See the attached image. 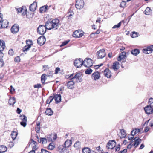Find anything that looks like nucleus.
Wrapping results in <instances>:
<instances>
[{"label": "nucleus", "mask_w": 153, "mask_h": 153, "mask_svg": "<svg viewBox=\"0 0 153 153\" xmlns=\"http://www.w3.org/2000/svg\"><path fill=\"white\" fill-rule=\"evenodd\" d=\"M93 61L90 58H86L84 61L83 65L85 67L89 68L92 65Z\"/></svg>", "instance_id": "obj_1"}, {"label": "nucleus", "mask_w": 153, "mask_h": 153, "mask_svg": "<svg viewBox=\"0 0 153 153\" xmlns=\"http://www.w3.org/2000/svg\"><path fill=\"white\" fill-rule=\"evenodd\" d=\"M46 29V27L44 25H41L37 28V32L39 34L43 35L45 33Z\"/></svg>", "instance_id": "obj_2"}, {"label": "nucleus", "mask_w": 153, "mask_h": 153, "mask_svg": "<svg viewBox=\"0 0 153 153\" xmlns=\"http://www.w3.org/2000/svg\"><path fill=\"white\" fill-rule=\"evenodd\" d=\"M58 149L60 153H69V149L66 148L63 145L59 146Z\"/></svg>", "instance_id": "obj_3"}, {"label": "nucleus", "mask_w": 153, "mask_h": 153, "mask_svg": "<svg viewBox=\"0 0 153 153\" xmlns=\"http://www.w3.org/2000/svg\"><path fill=\"white\" fill-rule=\"evenodd\" d=\"M76 74L71 79V80H72L69 81L68 82L67 86L68 88L72 89L74 88V81L73 80L75 79V81H76Z\"/></svg>", "instance_id": "obj_4"}, {"label": "nucleus", "mask_w": 153, "mask_h": 153, "mask_svg": "<svg viewBox=\"0 0 153 153\" xmlns=\"http://www.w3.org/2000/svg\"><path fill=\"white\" fill-rule=\"evenodd\" d=\"M52 25L53 27L54 30L57 29L59 26V19H55L52 20L51 21Z\"/></svg>", "instance_id": "obj_5"}, {"label": "nucleus", "mask_w": 153, "mask_h": 153, "mask_svg": "<svg viewBox=\"0 0 153 153\" xmlns=\"http://www.w3.org/2000/svg\"><path fill=\"white\" fill-rule=\"evenodd\" d=\"M97 54L98 58H103L105 56V50L103 49H101L97 52Z\"/></svg>", "instance_id": "obj_6"}, {"label": "nucleus", "mask_w": 153, "mask_h": 153, "mask_svg": "<svg viewBox=\"0 0 153 153\" xmlns=\"http://www.w3.org/2000/svg\"><path fill=\"white\" fill-rule=\"evenodd\" d=\"M116 145V142L114 140L110 141L107 143L106 147L108 149H112Z\"/></svg>", "instance_id": "obj_7"}, {"label": "nucleus", "mask_w": 153, "mask_h": 153, "mask_svg": "<svg viewBox=\"0 0 153 153\" xmlns=\"http://www.w3.org/2000/svg\"><path fill=\"white\" fill-rule=\"evenodd\" d=\"M26 42L27 45L25 46L23 48V51L25 52L27 51L30 49L32 45V42L30 41H26Z\"/></svg>", "instance_id": "obj_8"}, {"label": "nucleus", "mask_w": 153, "mask_h": 153, "mask_svg": "<svg viewBox=\"0 0 153 153\" xmlns=\"http://www.w3.org/2000/svg\"><path fill=\"white\" fill-rule=\"evenodd\" d=\"M46 40L45 37L44 36H41L39 37L37 39V43L40 45H43Z\"/></svg>", "instance_id": "obj_9"}, {"label": "nucleus", "mask_w": 153, "mask_h": 153, "mask_svg": "<svg viewBox=\"0 0 153 153\" xmlns=\"http://www.w3.org/2000/svg\"><path fill=\"white\" fill-rule=\"evenodd\" d=\"M153 107L150 106L149 105H147L146 107L144 108V109L145 112L148 114L152 113L153 110L152 108Z\"/></svg>", "instance_id": "obj_10"}, {"label": "nucleus", "mask_w": 153, "mask_h": 153, "mask_svg": "<svg viewBox=\"0 0 153 153\" xmlns=\"http://www.w3.org/2000/svg\"><path fill=\"white\" fill-rule=\"evenodd\" d=\"M84 5V3L83 0H77V9H82Z\"/></svg>", "instance_id": "obj_11"}, {"label": "nucleus", "mask_w": 153, "mask_h": 153, "mask_svg": "<svg viewBox=\"0 0 153 153\" xmlns=\"http://www.w3.org/2000/svg\"><path fill=\"white\" fill-rule=\"evenodd\" d=\"M19 26L18 25H14L11 28V32L13 34L16 33L19 31Z\"/></svg>", "instance_id": "obj_12"}, {"label": "nucleus", "mask_w": 153, "mask_h": 153, "mask_svg": "<svg viewBox=\"0 0 153 153\" xmlns=\"http://www.w3.org/2000/svg\"><path fill=\"white\" fill-rule=\"evenodd\" d=\"M8 22L6 20H4L2 21L1 23L0 22V28H7L8 26Z\"/></svg>", "instance_id": "obj_13"}, {"label": "nucleus", "mask_w": 153, "mask_h": 153, "mask_svg": "<svg viewBox=\"0 0 153 153\" xmlns=\"http://www.w3.org/2000/svg\"><path fill=\"white\" fill-rule=\"evenodd\" d=\"M52 24L51 21H47L45 25L46 29L48 30L53 29Z\"/></svg>", "instance_id": "obj_14"}, {"label": "nucleus", "mask_w": 153, "mask_h": 153, "mask_svg": "<svg viewBox=\"0 0 153 153\" xmlns=\"http://www.w3.org/2000/svg\"><path fill=\"white\" fill-rule=\"evenodd\" d=\"M17 10L18 13H21V14L22 15H25L26 14L27 9L25 8L21 7L17 9Z\"/></svg>", "instance_id": "obj_15"}, {"label": "nucleus", "mask_w": 153, "mask_h": 153, "mask_svg": "<svg viewBox=\"0 0 153 153\" xmlns=\"http://www.w3.org/2000/svg\"><path fill=\"white\" fill-rule=\"evenodd\" d=\"M37 6V3L36 2H35L31 4L30 6V10L32 12L34 11L36 9Z\"/></svg>", "instance_id": "obj_16"}, {"label": "nucleus", "mask_w": 153, "mask_h": 153, "mask_svg": "<svg viewBox=\"0 0 153 153\" xmlns=\"http://www.w3.org/2000/svg\"><path fill=\"white\" fill-rule=\"evenodd\" d=\"M100 77V74L98 72H94L92 75V78L94 80H96L99 79Z\"/></svg>", "instance_id": "obj_17"}, {"label": "nucleus", "mask_w": 153, "mask_h": 153, "mask_svg": "<svg viewBox=\"0 0 153 153\" xmlns=\"http://www.w3.org/2000/svg\"><path fill=\"white\" fill-rule=\"evenodd\" d=\"M54 98L56 102V103L59 102L61 101V95L60 94H57L55 95L53 97V98Z\"/></svg>", "instance_id": "obj_18"}, {"label": "nucleus", "mask_w": 153, "mask_h": 153, "mask_svg": "<svg viewBox=\"0 0 153 153\" xmlns=\"http://www.w3.org/2000/svg\"><path fill=\"white\" fill-rule=\"evenodd\" d=\"M5 43L4 41L0 40V53L2 52L5 49Z\"/></svg>", "instance_id": "obj_19"}, {"label": "nucleus", "mask_w": 153, "mask_h": 153, "mask_svg": "<svg viewBox=\"0 0 153 153\" xmlns=\"http://www.w3.org/2000/svg\"><path fill=\"white\" fill-rule=\"evenodd\" d=\"M104 75L107 78H110L111 76V74L110 71L108 69H106L104 71Z\"/></svg>", "instance_id": "obj_20"}, {"label": "nucleus", "mask_w": 153, "mask_h": 153, "mask_svg": "<svg viewBox=\"0 0 153 153\" xmlns=\"http://www.w3.org/2000/svg\"><path fill=\"white\" fill-rule=\"evenodd\" d=\"M119 65V63L117 62H115L113 63L112 67L114 71H116L118 69V66Z\"/></svg>", "instance_id": "obj_21"}, {"label": "nucleus", "mask_w": 153, "mask_h": 153, "mask_svg": "<svg viewBox=\"0 0 153 153\" xmlns=\"http://www.w3.org/2000/svg\"><path fill=\"white\" fill-rule=\"evenodd\" d=\"M46 115L49 116H51L53 113V111L50 108H47L45 111Z\"/></svg>", "instance_id": "obj_22"}, {"label": "nucleus", "mask_w": 153, "mask_h": 153, "mask_svg": "<svg viewBox=\"0 0 153 153\" xmlns=\"http://www.w3.org/2000/svg\"><path fill=\"white\" fill-rule=\"evenodd\" d=\"M141 140L140 138H138L136 140H134V145L135 147H137L141 143Z\"/></svg>", "instance_id": "obj_23"}, {"label": "nucleus", "mask_w": 153, "mask_h": 153, "mask_svg": "<svg viewBox=\"0 0 153 153\" xmlns=\"http://www.w3.org/2000/svg\"><path fill=\"white\" fill-rule=\"evenodd\" d=\"M71 140H67L64 143L63 145L64 146L68 148L71 145Z\"/></svg>", "instance_id": "obj_24"}, {"label": "nucleus", "mask_w": 153, "mask_h": 153, "mask_svg": "<svg viewBox=\"0 0 153 153\" xmlns=\"http://www.w3.org/2000/svg\"><path fill=\"white\" fill-rule=\"evenodd\" d=\"M7 150V148L5 146L1 145L0 146V153H4Z\"/></svg>", "instance_id": "obj_25"}, {"label": "nucleus", "mask_w": 153, "mask_h": 153, "mask_svg": "<svg viewBox=\"0 0 153 153\" xmlns=\"http://www.w3.org/2000/svg\"><path fill=\"white\" fill-rule=\"evenodd\" d=\"M16 102V100L14 97L10 98L9 100V103L10 105H13Z\"/></svg>", "instance_id": "obj_26"}, {"label": "nucleus", "mask_w": 153, "mask_h": 153, "mask_svg": "<svg viewBox=\"0 0 153 153\" xmlns=\"http://www.w3.org/2000/svg\"><path fill=\"white\" fill-rule=\"evenodd\" d=\"M84 33L80 30H77V38L82 37Z\"/></svg>", "instance_id": "obj_27"}, {"label": "nucleus", "mask_w": 153, "mask_h": 153, "mask_svg": "<svg viewBox=\"0 0 153 153\" xmlns=\"http://www.w3.org/2000/svg\"><path fill=\"white\" fill-rule=\"evenodd\" d=\"M48 6L45 5L41 7L40 8V11L41 13H44L48 10Z\"/></svg>", "instance_id": "obj_28"}, {"label": "nucleus", "mask_w": 153, "mask_h": 153, "mask_svg": "<svg viewBox=\"0 0 153 153\" xmlns=\"http://www.w3.org/2000/svg\"><path fill=\"white\" fill-rule=\"evenodd\" d=\"M152 13V10L149 7H147L144 11V13L146 15H150Z\"/></svg>", "instance_id": "obj_29"}, {"label": "nucleus", "mask_w": 153, "mask_h": 153, "mask_svg": "<svg viewBox=\"0 0 153 153\" xmlns=\"http://www.w3.org/2000/svg\"><path fill=\"white\" fill-rule=\"evenodd\" d=\"M131 54L134 56H137L139 53V51L138 49H134L131 51Z\"/></svg>", "instance_id": "obj_30"}, {"label": "nucleus", "mask_w": 153, "mask_h": 153, "mask_svg": "<svg viewBox=\"0 0 153 153\" xmlns=\"http://www.w3.org/2000/svg\"><path fill=\"white\" fill-rule=\"evenodd\" d=\"M91 149L88 147H85L82 149V153H90Z\"/></svg>", "instance_id": "obj_31"}, {"label": "nucleus", "mask_w": 153, "mask_h": 153, "mask_svg": "<svg viewBox=\"0 0 153 153\" xmlns=\"http://www.w3.org/2000/svg\"><path fill=\"white\" fill-rule=\"evenodd\" d=\"M17 134L18 133L16 132L15 131H12V132L11 134V136L13 140H14L16 139Z\"/></svg>", "instance_id": "obj_32"}, {"label": "nucleus", "mask_w": 153, "mask_h": 153, "mask_svg": "<svg viewBox=\"0 0 153 153\" xmlns=\"http://www.w3.org/2000/svg\"><path fill=\"white\" fill-rule=\"evenodd\" d=\"M82 72L77 73V79H78L79 82H80L82 81Z\"/></svg>", "instance_id": "obj_33"}, {"label": "nucleus", "mask_w": 153, "mask_h": 153, "mask_svg": "<svg viewBox=\"0 0 153 153\" xmlns=\"http://www.w3.org/2000/svg\"><path fill=\"white\" fill-rule=\"evenodd\" d=\"M140 132V130L139 129H135V130H132L131 132V135L132 136H134L137 133H139Z\"/></svg>", "instance_id": "obj_34"}, {"label": "nucleus", "mask_w": 153, "mask_h": 153, "mask_svg": "<svg viewBox=\"0 0 153 153\" xmlns=\"http://www.w3.org/2000/svg\"><path fill=\"white\" fill-rule=\"evenodd\" d=\"M125 57L123 56H122L120 55H119V56L117 58V59L118 61H120L122 60H123L124 61H123V62H124L126 61Z\"/></svg>", "instance_id": "obj_35"}, {"label": "nucleus", "mask_w": 153, "mask_h": 153, "mask_svg": "<svg viewBox=\"0 0 153 153\" xmlns=\"http://www.w3.org/2000/svg\"><path fill=\"white\" fill-rule=\"evenodd\" d=\"M120 132L121 133V136L120 137L121 138H124L126 136V133L124 129H123L121 130Z\"/></svg>", "instance_id": "obj_36"}, {"label": "nucleus", "mask_w": 153, "mask_h": 153, "mask_svg": "<svg viewBox=\"0 0 153 153\" xmlns=\"http://www.w3.org/2000/svg\"><path fill=\"white\" fill-rule=\"evenodd\" d=\"M77 61L80 62V64L77 65V68L81 67L84 64V61H83L81 59L79 58L77 60Z\"/></svg>", "instance_id": "obj_37"}, {"label": "nucleus", "mask_w": 153, "mask_h": 153, "mask_svg": "<svg viewBox=\"0 0 153 153\" xmlns=\"http://www.w3.org/2000/svg\"><path fill=\"white\" fill-rule=\"evenodd\" d=\"M46 75L45 74H43L41 76V80L42 83H44L46 79Z\"/></svg>", "instance_id": "obj_38"}, {"label": "nucleus", "mask_w": 153, "mask_h": 153, "mask_svg": "<svg viewBox=\"0 0 153 153\" xmlns=\"http://www.w3.org/2000/svg\"><path fill=\"white\" fill-rule=\"evenodd\" d=\"M153 45H151L149 47H148L147 48H146L148 52V53L149 54L151 53L152 52V51H153Z\"/></svg>", "instance_id": "obj_39"}, {"label": "nucleus", "mask_w": 153, "mask_h": 153, "mask_svg": "<svg viewBox=\"0 0 153 153\" xmlns=\"http://www.w3.org/2000/svg\"><path fill=\"white\" fill-rule=\"evenodd\" d=\"M53 99V97L52 96H51L47 99L46 102L47 104H50L52 102Z\"/></svg>", "instance_id": "obj_40"}, {"label": "nucleus", "mask_w": 153, "mask_h": 153, "mask_svg": "<svg viewBox=\"0 0 153 153\" xmlns=\"http://www.w3.org/2000/svg\"><path fill=\"white\" fill-rule=\"evenodd\" d=\"M148 103L149 105L150 106L153 107V98H150L149 99Z\"/></svg>", "instance_id": "obj_41"}, {"label": "nucleus", "mask_w": 153, "mask_h": 153, "mask_svg": "<svg viewBox=\"0 0 153 153\" xmlns=\"http://www.w3.org/2000/svg\"><path fill=\"white\" fill-rule=\"evenodd\" d=\"M121 22H119L117 25H115L112 27V29H115L120 27L121 25Z\"/></svg>", "instance_id": "obj_42"}, {"label": "nucleus", "mask_w": 153, "mask_h": 153, "mask_svg": "<svg viewBox=\"0 0 153 153\" xmlns=\"http://www.w3.org/2000/svg\"><path fill=\"white\" fill-rule=\"evenodd\" d=\"M92 71V70L91 68L87 69L85 71V73L86 74H91Z\"/></svg>", "instance_id": "obj_43"}, {"label": "nucleus", "mask_w": 153, "mask_h": 153, "mask_svg": "<svg viewBox=\"0 0 153 153\" xmlns=\"http://www.w3.org/2000/svg\"><path fill=\"white\" fill-rule=\"evenodd\" d=\"M131 37L133 38H135L138 36L137 33L135 32H132V34L131 35Z\"/></svg>", "instance_id": "obj_44"}, {"label": "nucleus", "mask_w": 153, "mask_h": 153, "mask_svg": "<svg viewBox=\"0 0 153 153\" xmlns=\"http://www.w3.org/2000/svg\"><path fill=\"white\" fill-rule=\"evenodd\" d=\"M30 143V144L32 146L35 145V146H36L37 144V142L34 141L33 139L31 140Z\"/></svg>", "instance_id": "obj_45"}, {"label": "nucleus", "mask_w": 153, "mask_h": 153, "mask_svg": "<svg viewBox=\"0 0 153 153\" xmlns=\"http://www.w3.org/2000/svg\"><path fill=\"white\" fill-rule=\"evenodd\" d=\"M42 142L43 144L46 143L47 142V139L45 138H41L40 142Z\"/></svg>", "instance_id": "obj_46"}, {"label": "nucleus", "mask_w": 153, "mask_h": 153, "mask_svg": "<svg viewBox=\"0 0 153 153\" xmlns=\"http://www.w3.org/2000/svg\"><path fill=\"white\" fill-rule=\"evenodd\" d=\"M69 41H70V40H67V41H65L64 42H63L62 43L61 45L60 46L61 47H62L63 46H65L69 42Z\"/></svg>", "instance_id": "obj_47"}, {"label": "nucleus", "mask_w": 153, "mask_h": 153, "mask_svg": "<svg viewBox=\"0 0 153 153\" xmlns=\"http://www.w3.org/2000/svg\"><path fill=\"white\" fill-rule=\"evenodd\" d=\"M126 5V3L125 1H122L120 4V7H124Z\"/></svg>", "instance_id": "obj_48"}, {"label": "nucleus", "mask_w": 153, "mask_h": 153, "mask_svg": "<svg viewBox=\"0 0 153 153\" xmlns=\"http://www.w3.org/2000/svg\"><path fill=\"white\" fill-rule=\"evenodd\" d=\"M54 148V146L51 143H50L48 146V149L51 150L53 149Z\"/></svg>", "instance_id": "obj_49"}, {"label": "nucleus", "mask_w": 153, "mask_h": 153, "mask_svg": "<svg viewBox=\"0 0 153 153\" xmlns=\"http://www.w3.org/2000/svg\"><path fill=\"white\" fill-rule=\"evenodd\" d=\"M41 152L42 153H51L47 150L43 149H41Z\"/></svg>", "instance_id": "obj_50"}, {"label": "nucleus", "mask_w": 153, "mask_h": 153, "mask_svg": "<svg viewBox=\"0 0 153 153\" xmlns=\"http://www.w3.org/2000/svg\"><path fill=\"white\" fill-rule=\"evenodd\" d=\"M26 122H27L22 121L20 122V124L24 127H25L27 124Z\"/></svg>", "instance_id": "obj_51"}, {"label": "nucleus", "mask_w": 153, "mask_h": 153, "mask_svg": "<svg viewBox=\"0 0 153 153\" xmlns=\"http://www.w3.org/2000/svg\"><path fill=\"white\" fill-rule=\"evenodd\" d=\"M14 53V52L12 49H10L9 50L8 54L10 56H12Z\"/></svg>", "instance_id": "obj_52"}, {"label": "nucleus", "mask_w": 153, "mask_h": 153, "mask_svg": "<svg viewBox=\"0 0 153 153\" xmlns=\"http://www.w3.org/2000/svg\"><path fill=\"white\" fill-rule=\"evenodd\" d=\"M4 65V63L3 60H0V67H2Z\"/></svg>", "instance_id": "obj_53"}, {"label": "nucleus", "mask_w": 153, "mask_h": 153, "mask_svg": "<svg viewBox=\"0 0 153 153\" xmlns=\"http://www.w3.org/2000/svg\"><path fill=\"white\" fill-rule=\"evenodd\" d=\"M15 61L17 62H19L20 61V58L19 57H16L15 59Z\"/></svg>", "instance_id": "obj_54"}, {"label": "nucleus", "mask_w": 153, "mask_h": 153, "mask_svg": "<svg viewBox=\"0 0 153 153\" xmlns=\"http://www.w3.org/2000/svg\"><path fill=\"white\" fill-rule=\"evenodd\" d=\"M40 130V126H36L35 128V131L37 133H38Z\"/></svg>", "instance_id": "obj_55"}, {"label": "nucleus", "mask_w": 153, "mask_h": 153, "mask_svg": "<svg viewBox=\"0 0 153 153\" xmlns=\"http://www.w3.org/2000/svg\"><path fill=\"white\" fill-rule=\"evenodd\" d=\"M143 52L144 53L146 54H149V53H148V52L147 49H143Z\"/></svg>", "instance_id": "obj_56"}, {"label": "nucleus", "mask_w": 153, "mask_h": 153, "mask_svg": "<svg viewBox=\"0 0 153 153\" xmlns=\"http://www.w3.org/2000/svg\"><path fill=\"white\" fill-rule=\"evenodd\" d=\"M34 87V88H39L41 87V85L40 84H37L35 85Z\"/></svg>", "instance_id": "obj_57"}, {"label": "nucleus", "mask_w": 153, "mask_h": 153, "mask_svg": "<svg viewBox=\"0 0 153 153\" xmlns=\"http://www.w3.org/2000/svg\"><path fill=\"white\" fill-rule=\"evenodd\" d=\"M127 152V150L126 149H124L123 150L121 151H120L119 152V153H126Z\"/></svg>", "instance_id": "obj_58"}, {"label": "nucleus", "mask_w": 153, "mask_h": 153, "mask_svg": "<svg viewBox=\"0 0 153 153\" xmlns=\"http://www.w3.org/2000/svg\"><path fill=\"white\" fill-rule=\"evenodd\" d=\"M14 145V143L12 142H10L8 146L10 148L13 147Z\"/></svg>", "instance_id": "obj_59"}, {"label": "nucleus", "mask_w": 153, "mask_h": 153, "mask_svg": "<svg viewBox=\"0 0 153 153\" xmlns=\"http://www.w3.org/2000/svg\"><path fill=\"white\" fill-rule=\"evenodd\" d=\"M120 55H121L122 56H123L125 57L126 56V53L124 51L121 52Z\"/></svg>", "instance_id": "obj_60"}, {"label": "nucleus", "mask_w": 153, "mask_h": 153, "mask_svg": "<svg viewBox=\"0 0 153 153\" xmlns=\"http://www.w3.org/2000/svg\"><path fill=\"white\" fill-rule=\"evenodd\" d=\"M60 70V68L58 67L56 68L55 71V74H57L58 73V71H59Z\"/></svg>", "instance_id": "obj_61"}, {"label": "nucleus", "mask_w": 153, "mask_h": 153, "mask_svg": "<svg viewBox=\"0 0 153 153\" xmlns=\"http://www.w3.org/2000/svg\"><path fill=\"white\" fill-rule=\"evenodd\" d=\"M120 145L119 144L118 145V146L116 147L115 148V149L116 151H119V150L120 149Z\"/></svg>", "instance_id": "obj_62"}, {"label": "nucleus", "mask_w": 153, "mask_h": 153, "mask_svg": "<svg viewBox=\"0 0 153 153\" xmlns=\"http://www.w3.org/2000/svg\"><path fill=\"white\" fill-rule=\"evenodd\" d=\"M132 143V142H131L130 144L127 146V148L128 149H131L132 147V146L133 145V144L132 145L131 144Z\"/></svg>", "instance_id": "obj_63"}, {"label": "nucleus", "mask_w": 153, "mask_h": 153, "mask_svg": "<svg viewBox=\"0 0 153 153\" xmlns=\"http://www.w3.org/2000/svg\"><path fill=\"white\" fill-rule=\"evenodd\" d=\"M23 120H22V121H24V122H27V117L26 116H25L24 117H23Z\"/></svg>", "instance_id": "obj_64"}]
</instances>
